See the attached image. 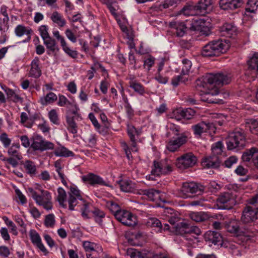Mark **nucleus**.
I'll list each match as a JSON object with an SVG mask.
<instances>
[{"label":"nucleus","mask_w":258,"mask_h":258,"mask_svg":"<svg viewBox=\"0 0 258 258\" xmlns=\"http://www.w3.org/2000/svg\"><path fill=\"white\" fill-rule=\"evenodd\" d=\"M229 47V42L225 40L212 41L203 47L202 54L205 57L218 56L226 52Z\"/></svg>","instance_id":"f257e3e1"},{"label":"nucleus","mask_w":258,"mask_h":258,"mask_svg":"<svg viewBox=\"0 0 258 258\" xmlns=\"http://www.w3.org/2000/svg\"><path fill=\"white\" fill-rule=\"evenodd\" d=\"M28 189L32 198L38 206H42L47 211L52 209V197L50 192L41 189V194H38L32 188H29Z\"/></svg>","instance_id":"f03ea898"},{"label":"nucleus","mask_w":258,"mask_h":258,"mask_svg":"<svg viewBox=\"0 0 258 258\" xmlns=\"http://www.w3.org/2000/svg\"><path fill=\"white\" fill-rule=\"evenodd\" d=\"M232 76L231 74L224 72L216 74H207L204 77L203 81L209 85L214 87H220L229 84L232 80Z\"/></svg>","instance_id":"7ed1b4c3"},{"label":"nucleus","mask_w":258,"mask_h":258,"mask_svg":"<svg viewBox=\"0 0 258 258\" xmlns=\"http://www.w3.org/2000/svg\"><path fill=\"white\" fill-rule=\"evenodd\" d=\"M173 167L168 160L160 161H154L151 170V174L149 175V180H155L154 177L161 175H166L172 171Z\"/></svg>","instance_id":"20e7f679"},{"label":"nucleus","mask_w":258,"mask_h":258,"mask_svg":"<svg viewBox=\"0 0 258 258\" xmlns=\"http://www.w3.org/2000/svg\"><path fill=\"white\" fill-rule=\"evenodd\" d=\"M245 138L242 131H235L230 133L227 139L226 144L228 150L240 149L245 145Z\"/></svg>","instance_id":"39448f33"},{"label":"nucleus","mask_w":258,"mask_h":258,"mask_svg":"<svg viewBox=\"0 0 258 258\" xmlns=\"http://www.w3.org/2000/svg\"><path fill=\"white\" fill-rule=\"evenodd\" d=\"M206 85L208 90L201 94V100L209 103H223V100L220 97H216L222 95L217 87H213V85H209L208 83H206Z\"/></svg>","instance_id":"423d86ee"},{"label":"nucleus","mask_w":258,"mask_h":258,"mask_svg":"<svg viewBox=\"0 0 258 258\" xmlns=\"http://www.w3.org/2000/svg\"><path fill=\"white\" fill-rule=\"evenodd\" d=\"M204 189V186L196 182H184L181 188V195L183 198H187L194 194H201Z\"/></svg>","instance_id":"0eeeda50"},{"label":"nucleus","mask_w":258,"mask_h":258,"mask_svg":"<svg viewBox=\"0 0 258 258\" xmlns=\"http://www.w3.org/2000/svg\"><path fill=\"white\" fill-rule=\"evenodd\" d=\"M31 148L35 151L43 152L46 150H52L54 145L51 142L44 140L41 136L36 135L31 139Z\"/></svg>","instance_id":"6e6552de"},{"label":"nucleus","mask_w":258,"mask_h":258,"mask_svg":"<svg viewBox=\"0 0 258 258\" xmlns=\"http://www.w3.org/2000/svg\"><path fill=\"white\" fill-rule=\"evenodd\" d=\"M197 162L196 156L191 152L183 154L176 159V165L180 169H186L194 166Z\"/></svg>","instance_id":"1a4fd4ad"},{"label":"nucleus","mask_w":258,"mask_h":258,"mask_svg":"<svg viewBox=\"0 0 258 258\" xmlns=\"http://www.w3.org/2000/svg\"><path fill=\"white\" fill-rule=\"evenodd\" d=\"M115 218L122 224L127 226H134L137 224V218L130 211L121 210L117 213Z\"/></svg>","instance_id":"9d476101"},{"label":"nucleus","mask_w":258,"mask_h":258,"mask_svg":"<svg viewBox=\"0 0 258 258\" xmlns=\"http://www.w3.org/2000/svg\"><path fill=\"white\" fill-rule=\"evenodd\" d=\"M189 135V132L185 131L177 138L170 140L167 144V149L171 152L177 151L182 145L186 143Z\"/></svg>","instance_id":"9b49d317"},{"label":"nucleus","mask_w":258,"mask_h":258,"mask_svg":"<svg viewBox=\"0 0 258 258\" xmlns=\"http://www.w3.org/2000/svg\"><path fill=\"white\" fill-rule=\"evenodd\" d=\"M235 197V195L231 192H225L219 197L217 202L222 205L221 208L230 209L236 203Z\"/></svg>","instance_id":"f8f14e48"},{"label":"nucleus","mask_w":258,"mask_h":258,"mask_svg":"<svg viewBox=\"0 0 258 258\" xmlns=\"http://www.w3.org/2000/svg\"><path fill=\"white\" fill-rule=\"evenodd\" d=\"M248 69L246 73L252 80L258 75V53H254L247 61Z\"/></svg>","instance_id":"ddd939ff"},{"label":"nucleus","mask_w":258,"mask_h":258,"mask_svg":"<svg viewBox=\"0 0 258 258\" xmlns=\"http://www.w3.org/2000/svg\"><path fill=\"white\" fill-rule=\"evenodd\" d=\"M194 133L196 136H200L203 133L209 132V133H215L216 127L213 123H206L204 122L198 123L192 126Z\"/></svg>","instance_id":"4468645a"},{"label":"nucleus","mask_w":258,"mask_h":258,"mask_svg":"<svg viewBox=\"0 0 258 258\" xmlns=\"http://www.w3.org/2000/svg\"><path fill=\"white\" fill-rule=\"evenodd\" d=\"M258 208L251 206H247L243 212L241 221L244 223L251 222L257 219Z\"/></svg>","instance_id":"2eb2a0df"},{"label":"nucleus","mask_w":258,"mask_h":258,"mask_svg":"<svg viewBox=\"0 0 258 258\" xmlns=\"http://www.w3.org/2000/svg\"><path fill=\"white\" fill-rule=\"evenodd\" d=\"M127 131L131 143V150L133 152H137L138 149L137 146L136 137H138L141 134V130L137 129L132 125H128Z\"/></svg>","instance_id":"dca6fc26"},{"label":"nucleus","mask_w":258,"mask_h":258,"mask_svg":"<svg viewBox=\"0 0 258 258\" xmlns=\"http://www.w3.org/2000/svg\"><path fill=\"white\" fill-rule=\"evenodd\" d=\"M29 236L32 243L39 248L44 254H47L48 251L42 242L41 238L39 233L35 230L31 229L29 232Z\"/></svg>","instance_id":"f3484780"},{"label":"nucleus","mask_w":258,"mask_h":258,"mask_svg":"<svg viewBox=\"0 0 258 258\" xmlns=\"http://www.w3.org/2000/svg\"><path fill=\"white\" fill-rule=\"evenodd\" d=\"M169 26L178 37H182L186 31L187 27L183 22L173 21L169 23Z\"/></svg>","instance_id":"a211bd4d"},{"label":"nucleus","mask_w":258,"mask_h":258,"mask_svg":"<svg viewBox=\"0 0 258 258\" xmlns=\"http://www.w3.org/2000/svg\"><path fill=\"white\" fill-rule=\"evenodd\" d=\"M242 4V0H220V7L224 10L238 8Z\"/></svg>","instance_id":"6ab92c4d"},{"label":"nucleus","mask_w":258,"mask_h":258,"mask_svg":"<svg viewBox=\"0 0 258 258\" xmlns=\"http://www.w3.org/2000/svg\"><path fill=\"white\" fill-rule=\"evenodd\" d=\"M204 238L206 241L214 245L221 244L222 236L217 232L208 231L205 233Z\"/></svg>","instance_id":"aec40b11"},{"label":"nucleus","mask_w":258,"mask_h":258,"mask_svg":"<svg viewBox=\"0 0 258 258\" xmlns=\"http://www.w3.org/2000/svg\"><path fill=\"white\" fill-rule=\"evenodd\" d=\"M40 60L38 57H35L31 63V68L29 76L38 78L41 75V70L40 67Z\"/></svg>","instance_id":"412c9836"},{"label":"nucleus","mask_w":258,"mask_h":258,"mask_svg":"<svg viewBox=\"0 0 258 258\" xmlns=\"http://www.w3.org/2000/svg\"><path fill=\"white\" fill-rule=\"evenodd\" d=\"M136 192L140 195L146 196L147 198L151 201H156L161 198L159 190L154 189H140L137 190Z\"/></svg>","instance_id":"4be33fe9"},{"label":"nucleus","mask_w":258,"mask_h":258,"mask_svg":"<svg viewBox=\"0 0 258 258\" xmlns=\"http://www.w3.org/2000/svg\"><path fill=\"white\" fill-rule=\"evenodd\" d=\"M82 179L83 181L88 182L92 185L99 184L101 185H107L101 177L92 173H89L83 176Z\"/></svg>","instance_id":"5701e85b"},{"label":"nucleus","mask_w":258,"mask_h":258,"mask_svg":"<svg viewBox=\"0 0 258 258\" xmlns=\"http://www.w3.org/2000/svg\"><path fill=\"white\" fill-rule=\"evenodd\" d=\"M181 13L185 16L203 15L198 4L196 5H187L181 10Z\"/></svg>","instance_id":"b1692460"},{"label":"nucleus","mask_w":258,"mask_h":258,"mask_svg":"<svg viewBox=\"0 0 258 258\" xmlns=\"http://www.w3.org/2000/svg\"><path fill=\"white\" fill-rule=\"evenodd\" d=\"M258 158V150L255 148H252L250 149L245 152L242 156L243 161L248 162L252 159V162L257 163V159Z\"/></svg>","instance_id":"393cba45"},{"label":"nucleus","mask_w":258,"mask_h":258,"mask_svg":"<svg viewBox=\"0 0 258 258\" xmlns=\"http://www.w3.org/2000/svg\"><path fill=\"white\" fill-rule=\"evenodd\" d=\"M221 31L223 35L231 37L236 34L237 28L232 24L225 23L222 27Z\"/></svg>","instance_id":"a878e982"},{"label":"nucleus","mask_w":258,"mask_h":258,"mask_svg":"<svg viewBox=\"0 0 258 258\" xmlns=\"http://www.w3.org/2000/svg\"><path fill=\"white\" fill-rule=\"evenodd\" d=\"M120 189L126 192H136V186L135 183L127 180H121L119 183Z\"/></svg>","instance_id":"bb28decb"},{"label":"nucleus","mask_w":258,"mask_h":258,"mask_svg":"<svg viewBox=\"0 0 258 258\" xmlns=\"http://www.w3.org/2000/svg\"><path fill=\"white\" fill-rule=\"evenodd\" d=\"M129 86L136 92L140 95H143L145 93L144 86L133 78H129Z\"/></svg>","instance_id":"cd10ccee"},{"label":"nucleus","mask_w":258,"mask_h":258,"mask_svg":"<svg viewBox=\"0 0 258 258\" xmlns=\"http://www.w3.org/2000/svg\"><path fill=\"white\" fill-rule=\"evenodd\" d=\"M24 168L27 174L31 176H35L37 173L35 163L31 160H26L24 163Z\"/></svg>","instance_id":"c85d7f7f"},{"label":"nucleus","mask_w":258,"mask_h":258,"mask_svg":"<svg viewBox=\"0 0 258 258\" xmlns=\"http://www.w3.org/2000/svg\"><path fill=\"white\" fill-rule=\"evenodd\" d=\"M20 145L19 143H14L9 148L8 153L11 157L15 158L17 160H21L22 156L19 152Z\"/></svg>","instance_id":"c756f323"},{"label":"nucleus","mask_w":258,"mask_h":258,"mask_svg":"<svg viewBox=\"0 0 258 258\" xmlns=\"http://www.w3.org/2000/svg\"><path fill=\"white\" fill-rule=\"evenodd\" d=\"M50 19L54 23L60 27H62L66 24V21L62 15L57 11L52 13Z\"/></svg>","instance_id":"7c9ffc66"},{"label":"nucleus","mask_w":258,"mask_h":258,"mask_svg":"<svg viewBox=\"0 0 258 258\" xmlns=\"http://www.w3.org/2000/svg\"><path fill=\"white\" fill-rule=\"evenodd\" d=\"M227 230L232 233L238 234L239 233V223L236 220H231L226 224Z\"/></svg>","instance_id":"2f4dec72"},{"label":"nucleus","mask_w":258,"mask_h":258,"mask_svg":"<svg viewBox=\"0 0 258 258\" xmlns=\"http://www.w3.org/2000/svg\"><path fill=\"white\" fill-rule=\"evenodd\" d=\"M202 164L203 167L207 168H216L219 166V162L217 157H206L205 158Z\"/></svg>","instance_id":"473e14b6"},{"label":"nucleus","mask_w":258,"mask_h":258,"mask_svg":"<svg viewBox=\"0 0 258 258\" xmlns=\"http://www.w3.org/2000/svg\"><path fill=\"white\" fill-rule=\"evenodd\" d=\"M190 219L196 222H203L208 220L209 215L205 212H192L189 214Z\"/></svg>","instance_id":"72a5a7b5"},{"label":"nucleus","mask_w":258,"mask_h":258,"mask_svg":"<svg viewBox=\"0 0 258 258\" xmlns=\"http://www.w3.org/2000/svg\"><path fill=\"white\" fill-rule=\"evenodd\" d=\"M54 166L55 171L57 172L59 177L61 179V182L64 185H67V181L65 180V175L63 174L62 170L64 167L63 162L60 160H58L54 162Z\"/></svg>","instance_id":"f704fd0d"},{"label":"nucleus","mask_w":258,"mask_h":258,"mask_svg":"<svg viewBox=\"0 0 258 258\" xmlns=\"http://www.w3.org/2000/svg\"><path fill=\"white\" fill-rule=\"evenodd\" d=\"M54 154L56 156L68 157L74 156V153L63 146H60L55 149Z\"/></svg>","instance_id":"c9c22d12"},{"label":"nucleus","mask_w":258,"mask_h":258,"mask_svg":"<svg viewBox=\"0 0 258 258\" xmlns=\"http://www.w3.org/2000/svg\"><path fill=\"white\" fill-rule=\"evenodd\" d=\"M15 33L18 37H21L25 34L30 36L32 33V30L29 27H26L22 25H19L15 29Z\"/></svg>","instance_id":"e433bc0d"},{"label":"nucleus","mask_w":258,"mask_h":258,"mask_svg":"<svg viewBox=\"0 0 258 258\" xmlns=\"http://www.w3.org/2000/svg\"><path fill=\"white\" fill-rule=\"evenodd\" d=\"M58 195L57 196V200L58 202L59 205L63 207H67L66 199L67 194L65 190L61 187H59L57 189Z\"/></svg>","instance_id":"4c0bfd02"},{"label":"nucleus","mask_w":258,"mask_h":258,"mask_svg":"<svg viewBox=\"0 0 258 258\" xmlns=\"http://www.w3.org/2000/svg\"><path fill=\"white\" fill-rule=\"evenodd\" d=\"M167 129L168 131V133L167 134V136L169 137L170 136V133L171 132L173 134L178 136L180 135V134L183 133L182 131L180 128V127L171 122H169L167 125Z\"/></svg>","instance_id":"58836bf2"},{"label":"nucleus","mask_w":258,"mask_h":258,"mask_svg":"<svg viewBox=\"0 0 258 258\" xmlns=\"http://www.w3.org/2000/svg\"><path fill=\"white\" fill-rule=\"evenodd\" d=\"M83 246L87 252L101 250V248L97 244L89 241H84L83 242Z\"/></svg>","instance_id":"ea45409f"},{"label":"nucleus","mask_w":258,"mask_h":258,"mask_svg":"<svg viewBox=\"0 0 258 258\" xmlns=\"http://www.w3.org/2000/svg\"><path fill=\"white\" fill-rule=\"evenodd\" d=\"M213 0H201L198 5L203 15L206 10H210L212 8Z\"/></svg>","instance_id":"a19ab883"},{"label":"nucleus","mask_w":258,"mask_h":258,"mask_svg":"<svg viewBox=\"0 0 258 258\" xmlns=\"http://www.w3.org/2000/svg\"><path fill=\"white\" fill-rule=\"evenodd\" d=\"M57 96L53 92L48 93L46 96L40 99V102L42 105H47L52 103L57 100Z\"/></svg>","instance_id":"79ce46f5"},{"label":"nucleus","mask_w":258,"mask_h":258,"mask_svg":"<svg viewBox=\"0 0 258 258\" xmlns=\"http://www.w3.org/2000/svg\"><path fill=\"white\" fill-rule=\"evenodd\" d=\"M43 40L44 44L46 45L47 48L51 51L54 52L56 50H58L55 40L51 37Z\"/></svg>","instance_id":"37998d69"},{"label":"nucleus","mask_w":258,"mask_h":258,"mask_svg":"<svg viewBox=\"0 0 258 258\" xmlns=\"http://www.w3.org/2000/svg\"><path fill=\"white\" fill-rule=\"evenodd\" d=\"M106 206L113 214L114 217L117 214V213H119V212L121 210L119 205L117 203L112 201H107L106 203Z\"/></svg>","instance_id":"c03bdc74"},{"label":"nucleus","mask_w":258,"mask_h":258,"mask_svg":"<svg viewBox=\"0 0 258 258\" xmlns=\"http://www.w3.org/2000/svg\"><path fill=\"white\" fill-rule=\"evenodd\" d=\"M246 124L248 125L251 133L258 135V121L254 119H247Z\"/></svg>","instance_id":"a18cd8bd"},{"label":"nucleus","mask_w":258,"mask_h":258,"mask_svg":"<svg viewBox=\"0 0 258 258\" xmlns=\"http://www.w3.org/2000/svg\"><path fill=\"white\" fill-rule=\"evenodd\" d=\"M62 50L64 52L67 54L69 56L75 58L78 56V52L76 50H74L71 49L69 46L68 45L66 41L64 42V43H62L60 45Z\"/></svg>","instance_id":"49530a36"},{"label":"nucleus","mask_w":258,"mask_h":258,"mask_svg":"<svg viewBox=\"0 0 258 258\" xmlns=\"http://www.w3.org/2000/svg\"><path fill=\"white\" fill-rule=\"evenodd\" d=\"M223 145L221 142L218 141L214 144L211 148L212 152L213 155L217 156L220 155L223 152Z\"/></svg>","instance_id":"de8ad7c7"},{"label":"nucleus","mask_w":258,"mask_h":258,"mask_svg":"<svg viewBox=\"0 0 258 258\" xmlns=\"http://www.w3.org/2000/svg\"><path fill=\"white\" fill-rule=\"evenodd\" d=\"M55 223V217L53 214H50L45 216L44 225L47 228H52Z\"/></svg>","instance_id":"09e8293b"},{"label":"nucleus","mask_w":258,"mask_h":258,"mask_svg":"<svg viewBox=\"0 0 258 258\" xmlns=\"http://www.w3.org/2000/svg\"><path fill=\"white\" fill-rule=\"evenodd\" d=\"M147 225L149 227L157 228L159 230L162 228L161 222L156 218H149L147 222Z\"/></svg>","instance_id":"8fccbe9b"},{"label":"nucleus","mask_w":258,"mask_h":258,"mask_svg":"<svg viewBox=\"0 0 258 258\" xmlns=\"http://www.w3.org/2000/svg\"><path fill=\"white\" fill-rule=\"evenodd\" d=\"M182 62V68L181 70V75H186L188 74L191 67V61L187 59H183Z\"/></svg>","instance_id":"3c124183"},{"label":"nucleus","mask_w":258,"mask_h":258,"mask_svg":"<svg viewBox=\"0 0 258 258\" xmlns=\"http://www.w3.org/2000/svg\"><path fill=\"white\" fill-rule=\"evenodd\" d=\"M69 194V196L77 197L78 199L81 201L84 200L82 198L81 191L79 190L77 187L74 185L71 186L70 191Z\"/></svg>","instance_id":"603ef678"},{"label":"nucleus","mask_w":258,"mask_h":258,"mask_svg":"<svg viewBox=\"0 0 258 258\" xmlns=\"http://www.w3.org/2000/svg\"><path fill=\"white\" fill-rule=\"evenodd\" d=\"M49 28L46 25H41L38 29L40 35L43 40L50 37L48 33Z\"/></svg>","instance_id":"864d4df0"},{"label":"nucleus","mask_w":258,"mask_h":258,"mask_svg":"<svg viewBox=\"0 0 258 258\" xmlns=\"http://www.w3.org/2000/svg\"><path fill=\"white\" fill-rule=\"evenodd\" d=\"M3 219L6 225L10 228L11 232H12L13 234L17 235L18 234V231L15 224L7 217H4Z\"/></svg>","instance_id":"5fc2aeb1"},{"label":"nucleus","mask_w":258,"mask_h":258,"mask_svg":"<svg viewBox=\"0 0 258 258\" xmlns=\"http://www.w3.org/2000/svg\"><path fill=\"white\" fill-rule=\"evenodd\" d=\"M67 123L69 131L73 134H76L78 132L77 125L74 119L71 118H68Z\"/></svg>","instance_id":"6e6d98bb"},{"label":"nucleus","mask_w":258,"mask_h":258,"mask_svg":"<svg viewBox=\"0 0 258 258\" xmlns=\"http://www.w3.org/2000/svg\"><path fill=\"white\" fill-rule=\"evenodd\" d=\"M48 117L53 123L55 124L59 123L58 116L56 109H51L48 112Z\"/></svg>","instance_id":"4d7b16f0"},{"label":"nucleus","mask_w":258,"mask_h":258,"mask_svg":"<svg viewBox=\"0 0 258 258\" xmlns=\"http://www.w3.org/2000/svg\"><path fill=\"white\" fill-rule=\"evenodd\" d=\"M92 213L95 221L99 224H101L102 223V219L105 217L104 213L99 209L94 210Z\"/></svg>","instance_id":"13d9d810"},{"label":"nucleus","mask_w":258,"mask_h":258,"mask_svg":"<svg viewBox=\"0 0 258 258\" xmlns=\"http://www.w3.org/2000/svg\"><path fill=\"white\" fill-rule=\"evenodd\" d=\"M29 212L33 218L35 219L39 218L41 216V213L39 210L32 205H29Z\"/></svg>","instance_id":"bf43d9fd"},{"label":"nucleus","mask_w":258,"mask_h":258,"mask_svg":"<svg viewBox=\"0 0 258 258\" xmlns=\"http://www.w3.org/2000/svg\"><path fill=\"white\" fill-rule=\"evenodd\" d=\"M171 117L177 120H180L183 118V109L177 108L174 110L171 114Z\"/></svg>","instance_id":"052dcab7"},{"label":"nucleus","mask_w":258,"mask_h":258,"mask_svg":"<svg viewBox=\"0 0 258 258\" xmlns=\"http://www.w3.org/2000/svg\"><path fill=\"white\" fill-rule=\"evenodd\" d=\"M196 112L190 108L183 109V118L190 119L195 115Z\"/></svg>","instance_id":"680f3d73"},{"label":"nucleus","mask_w":258,"mask_h":258,"mask_svg":"<svg viewBox=\"0 0 258 258\" xmlns=\"http://www.w3.org/2000/svg\"><path fill=\"white\" fill-rule=\"evenodd\" d=\"M181 75L173 78L172 80V84L174 86L176 87L180 82L185 83L187 80V78Z\"/></svg>","instance_id":"e2e57ef3"},{"label":"nucleus","mask_w":258,"mask_h":258,"mask_svg":"<svg viewBox=\"0 0 258 258\" xmlns=\"http://www.w3.org/2000/svg\"><path fill=\"white\" fill-rule=\"evenodd\" d=\"M0 141L5 148L8 147L11 143V140L8 138L6 133H3L0 136Z\"/></svg>","instance_id":"0e129e2a"},{"label":"nucleus","mask_w":258,"mask_h":258,"mask_svg":"<svg viewBox=\"0 0 258 258\" xmlns=\"http://www.w3.org/2000/svg\"><path fill=\"white\" fill-rule=\"evenodd\" d=\"M82 202L83 204V207L81 208L82 215L85 218H88V215L90 213L89 204L86 203L84 200Z\"/></svg>","instance_id":"69168bd1"},{"label":"nucleus","mask_w":258,"mask_h":258,"mask_svg":"<svg viewBox=\"0 0 258 258\" xmlns=\"http://www.w3.org/2000/svg\"><path fill=\"white\" fill-rule=\"evenodd\" d=\"M15 193L16 197L19 199V202L22 205H24L27 203V200L26 197L22 193L20 189L16 188L15 189Z\"/></svg>","instance_id":"338daca9"},{"label":"nucleus","mask_w":258,"mask_h":258,"mask_svg":"<svg viewBox=\"0 0 258 258\" xmlns=\"http://www.w3.org/2000/svg\"><path fill=\"white\" fill-rule=\"evenodd\" d=\"M209 190L212 192H216L221 188V185L215 181H211L208 185Z\"/></svg>","instance_id":"774afa93"}]
</instances>
